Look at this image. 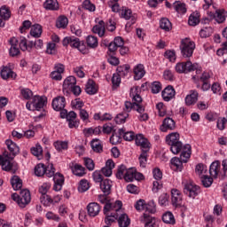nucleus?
Masks as SVG:
<instances>
[{
    "mask_svg": "<svg viewBox=\"0 0 227 227\" xmlns=\"http://www.w3.org/2000/svg\"><path fill=\"white\" fill-rule=\"evenodd\" d=\"M82 8L88 10V12H95V4H91V1L90 0L83 1Z\"/></svg>",
    "mask_w": 227,
    "mask_h": 227,
    "instance_id": "63",
    "label": "nucleus"
},
{
    "mask_svg": "<svg viewBox=\"0 0 227 227\" xmlns=\"http://www.w3.org/2000/svg\"><path fill=\"white\" fill-rule=\"evenodd\" d=\"M129 72H130L129 65L119 66L117 67V74L121 77H126V75H129Z\"/></svg>",
    "mask_w": 227,
    "mask_h": 227,
    "instance_id": "37",
    "label": "nucleus"
},
{
    "mask_svg": "<svg viewBox=\"0 0 227 227\" xmlns=\"http://www.w3.org/2000/svg\"><path fill=\"white\" fill-rule=\"evenodd\" d=\"M166 143L170 146V151L174 155H178L181 153V157L185 159L191 158L192 147L191 145L186 144L184 145L180 141V134L178 132H172L166 137Z\"/></svg>",
    "mask_w": 227,
    "mask_h": 227,
    "instance_id": "1",
    "label": "nucleus"
},
{
    "mask_svg": "<svg viewBox=\"0 0 227 227\" xmlns=\"http://www.w3.org/2000/svg\"><path fill=\"white\" fill-rule=\"evenodd\" d=\"M194 49H196V44L191 39L185 38L181 41L180 50L184 58H191L194 52Z\"/></svg>",
    "mask_w": 227,
    "mask_h": 227,
    "instance_id": "3",
    "label": "nucleus"
},
{
    "mask_svg": "<svg viewBox=\"0 0 227 227\" xmlns=\"http://www.w3.org/2000/svg\"><path fill=\"white\" fill-rule=\"evenodd\" d=\"M168 200H169V195L168 193H162L159 197V203L161 207H166V205H168Z\"/></svg>",
    "mask_w": 227,
    "mask_h": 227,
    "instance_id": "62",
    "label": "nucleus"
},
{
    "mask_svg": "<svg viewBox=\"0 0 227 227\" xmlns=\"http://www.w3.org/2000/svg\"><path fill=\"white\" fill-rule=\"evenodd\" d=\"M212 33H214L212 27H205L200 31V35L201 38H208V36H210Z\"/></svg>",
    "mask_w": 227,
    "mask_h": 227,
    "instance_id": "58",
    "label": "nucleus"
},
{
    "mask_svg": "<svg viewBox=\"0 0 227 227\" xmlns=\"http://www.w3.org/2000/svg\"><path fill=\"white\" fill-rule=\"evenodd\" d=\"M201 183L204 187H210L214 184V179L208 176H203L201 177Z\"/></svg>",
    "mask_w": 227,
    "mask_h": 227,
    "instance_id": "60",
    "label": "nucleus"
},
{
    "mask_svg": "<svg viewBox=\"0 0 227 227\" xmlns=\"http://www.w3.org/2000/svg\"><path fill=\"white\" fill-rule=\"evenodd\" d=\"M162 90V85L160 84V82H153L151 84V91L154 95H157V93H160V91Z\"/></svg>",
    "mask_w": 227,
    "mask_h": 227,
    "instance_id": "56",
    "label": "nucleus"
},
{
    "mask_svg": "<svg viewBox=\"0 0 227 227\" xmlns=\"http://www.w3.org/2000/svg\"><path fill=\"white\" fill-rule=\"evenodd\" d=\"M161 132H168V130H175L176 129V122L171 117H167L163 120L160 127Z\"/></svg>",
    "mask_w": 227,
    "mask_h": 227,
    "instance_id": "11",
    "label": "nucleus"
},
{
    "mask_svg": "<svg viewBox=\"0 0 227 227\" xmlns=\"http://www.w3.org/2000/svg\"><path fill=\"white\" fill-rule=\"evenodd\" d=\"M145 212H149L150 214H155L156 212L155 201L151 200L147 204H145Z\"/></svg>",
    "mask_w": 227,
    "mask_h": 227,
    "instance_id": "59",
    "label": "nucleus"
},
{
    "mask_svg": "<svg viewBox=\"0 0 227 227\" xmlns=\"http://www.w3.org/2000/svg\"><path fill=\"white\" fill-rule=\"evenodd\" d=\"M138 160L140 168H146V164H148V153H141Z\"/></svg>",
    "mask_w": 227,
    "mask_h": 227,
    "instance_id": "46",
    "label": "nucleus"
},
{
    "mask_svg": "<svg viewBox=\"0 0 227 227\" xmlns=\"http://www.w3.org/2000/svg\"><path fill=\"white\" fill-rule=\"evenodd\" d=\"M31 153L32 155H35V157H37V159H42V153H43L42 145H35V146L31 148Z\"/></svg>",
    "mask_w": 227,
    "mask_h": 227,
    "instance_id": "44",
    "label": "nucleus"
},
{
    "mask_svg": "<svg viewBox=\"0 0 227 227\" xmlns=\"http://www.w3.org/2000/svg\"><path fill=\"white\" fill-rule=\"evenodd\" d=\"M134 74L135 81H139L143 79V77H145V74H146V72L145 71V66H143L142 64L137 65L134 68Z\"/></svg>",
    "mask_w": 227,
    "mask_h": 227,
    "instance_id": "25",
    "label": "nucleus"
},
{
    "mask_svg": "<svg viewBox=\"0 0 227 227\" xmlns=\"http://www.w3.org/2000/svg\"><path fill=\"white\" fill-rule=\"evenodd\" d=\"M88 189H90V184L88 183V181L84 179L81 180L78 185L79 192H86Z\"/></svg>",
    "mask_w": 227,
    "mask_h": 227,
    "instance_id": "55",
    "label": "nucleus"
},
{
    "mask_svg": "<svg viewBox=\"0 0 227 227\" xmlns=\"http://www.w3.org/2000/svg\"><path fill=\"white\" fill-rule=\"evenodd\" d=\"M119 136H122L125 141H133L136 138V135L132 131L125 132V129H119Z\"/></svg>",
    "mask_w": 227,
    "mask_h": 227,
    "instance_id": "35",
    "label": "nucleus"
},
{
    "mask_svg": "<svg viewBox=\"0 0 227 227\" xmlns=\"http://www.w3.org/2000/svg\"><path fill=\"white\" fill-rule=\"evenodd\" d=\"M77 84V80L74 76H68L67 79L64 80L63 82V92L69 93L70 89L74 88Z\"/></svg>",
    "mask_w": 227,
    "mask_h": 227,
    "instance_id": "18",
    "label": "nucleus"
},
{
    "mask_svg": "<svg viewBox=\"0 0 227 227\" xmlns=\"http://www.w3.org/2000/svg\"><path fill=\"white\" fill-rule=\"evenodd\" d=\"M40 200H41V203H43L45 207H49V205L54 203V200H52V198H51V196L47 194L42 195Z\"/></svg>",
    "mask_w": 227,
    "mask_h": 227,
    "instance_id": "61",
    "label": "nucleus"
},
{
    "mask_svg": "<svg viewBox=\"0 0 227 227\" xmlns=\"http://www.w3.org/2000/svg\"><path fill=\"white\" fill-rule=\"evenodd\" d=\"M129 169H127V167L125 165H120L117 168L116 173V178H119V180H121V178H125V173H127Z\"/></svg>",
    "mask_w": 227,
    "mask_h": 227,
    "instance_id": "45",
    "label": "nucleus"
},
{
    "mask_svg": "<svg viewBox=\"0 0 227 227\" xmlns=\"http://www.w3.org/2000/svg\"><path fill=\"white\" fill-rule=\"evenodd\" d=\"M111 181L109 179H105L100 183V189L104 192L105 196H109L111 194Z\"/></svg>",
    "mask_w": 227,
    "mask_h": 227,
    "instance_id": "29",
    "label": "nucleus"
},
{
    "mask_svg": "<svg viewBox=\"0 0 227 227\" xmlns=\"http://www.w3.org/2000/svg\"><path fill=\"white\" fill-rule=\"evenodd\" d=\"M62 43L64 47H67V45H70V47H73L74 49H78V51H82L81 47V42L79 41V38L75 37H65L62 41Z\"/></svg>",
    "mask_w": 227,
    "mask_h": 227,
    "instance_id": "12",
    "label": "nucleus"
},
{
    "mask_svg": "<svg viewBox=\"0 0 227 227\" xmlns=\"http://www.w3.org/2000/svg\"><path fill=\"white\" fill-rule=\"evenodd\" d=\"M189 26H198L200 24V16L198 13L191 14L188 20Z\"/></svg>",
    "mask_w": 227,
    "mask_h": 227,
    "instance_id": "51",
    "label": "nucleus"
},
{
    "mask_svg": "<svg viewBox=\"0 0 227 227\" xmlns=\"http://www.w3.org/2000/svg\"><path fill=\"white\" fill-rule=\"evenodd\" d=\"M35 173L36 176H43L45 175V165L39 163L35 168Z\"/></svg>",
    "mask_w": 227,
    "mask_h": 227,
    "instance_id": "47",
    "label": "nucleus"
},
{
    "mask_svg": "<svg viewBox=\"0 0 227 227\" xmlns=\"http://www.w3.org/2000/svg\"><path fill=\"white\" fill-rule=\"evenodd\" d=\"M31 203V192L27 189L20 191V199L18 200V205L24 208L27 205Z\"/></svg>",
    "mask_w": 227,
    "mask_h": 227,
    "instance_id": "7",
    "label": "nucleus"
},
{
    "mask_svg": "<svg viewBox=\"0 0 227 227\" xmlns=\"http://www.w3.org/2000/svg\"><path fill=\"white\" fill-rule=\"evenodd\" d=\"M0 166H2L4 171H11L12 173L17 171V165L10 161L8 156H6V158L0 156Z\"/></svg>",
    "mask_w": 227,
    "mask_h": 227,
    "instance_id": "9",
    "label": "nucleus"
},
{
    "mask_svg": "<svg viewBox=\"0 0 227 227\" xmlns=\"http://www.w3.org/2000/svg\"><path fill=\"white\" fill-rule=\"evenodd\" d=\"M121 207H123V204L121 203V200H117L114 203H107L106 205H105V223L106 224H107V226H110V224L115 223L116 219L118 220V216L120 215V210H121Z\"/></svg>",
    "mask_w": 227,
    "mask_h": 227,
    "instance_id": "2",
    "label": "nucleus"
},
{
    "mask_svg": "<svg viewBox=\"0 0 227 227\" xmlns=\"http://www.w3.org/2000/svg\"><path fill=\"white\" fill-rule=\"evenodd\" d=\"M10 56H12V58H15V56H19L20 54V50L19 49V39L16 37H12L10 40Z\"/></svg>",
    "mask_w": 227,
    "mask_h": 227,
    "instance_id": "16",
    "label": "nucleus"
},
{
    "mask_svg": "<svg viewBox=\"0 0 227 227\" xmlns=\"http://www.w3.org/2000/svg\"><path fill=\"white\" fill-rule=\"evenodd\" d=\"M54 185L53 190L58 192L63 189V184H65V177L60 173H56L53 176Z\"/></svg>",
    "mask_w": 227,
    "mask_h": 227,
    "instance_id": "17",
    "label": "nucleus"
},
{
    "mask_svg": "<svg viewBox=\"0 0 227 227\" xmlns=\"http://www.w3.org/2000/svg\"><path fill=\"white\" fill-rule=\"evenodd\" d=\"M52 107L54 111H63L67 106V99L63 96H58L52 100Z\"/></svg>",
    "mask_w": 227,
    "mask_h": 227,
    "instance_id": "14",
    "label": "nucleus"
},
{
    "mask_svg": "<svg viewBox=\"0 0 227 227\" xmlns=\"http://www.w3.org/2000/svg\"><path fill=\"white\" fill-rule=\"evenodd\" d=\"M184 192L188 198L194 200L200 194V186L192 183H187L184 184Z\"/></svg>",
    "mask_w": 227,
    "mask_h": 227,
    "instance_id": "6",
    "label": "nucleus"
},
{
    "mask_svg": "<svg viewBox=\"0 0 227 227\" xmlns=\"http://www.w3.org/2000/svg\"><path fill=\"white\" fill-rule=\"evenodd\" d=\"M117 222H118L119 227L130 226V218H129V215L127 214L121 213V209H120Z\"/></svg>",
    "mask_w": 227,
    "mask_h": 227,
    "instance_id": "22",
    "label": "nucleus"
},
{
    "mask_svg": "<svg viewBox=\"0 0 227 227\" xmlns=\"http://www.w3.org/2000/svg\"><path fill=\"white\" fill-rule=\"evenodd\" d=\"M1 77L4 80L6 79H15L17 77V74H15V72H13L12 70V68L8 67H4L2 70H1Z\"/></svg>",
    "mask_w": 227,
    "mask_h": 227,
    "instance_id": "24",
    "label": "nucleus"
},
{
    "mask_svg": "<svg viewBox=\"0 0 227 227\" xmlns=\"http://www.w3.org/2000/svg\"><path fill=\"white\" fill-rule=\"evenodd\" d=\"M162 221L166 224H175V216L173 215V213L167 212L162 215Z\"/></svg>",
    "mask_w": 227,
    "mask_h": 227,
    "instance_id": "41",
    "label": "nucleus"
},
{
    "mask_svg": "<svg viewBox=\"0 0 227 227\" xmlns=\"http://www.w3.org/2000/svg\"><path fill=\"white\" fill-rule=\"evenodd\" d=\"M92 31L100 37L104 36L106 35V22L100 20L98 24L93 27Z\"/></svg>",
    "mask_w": 227,
    "mask_h": 227,
    "instance_id": "26",
    "label": "nucleus"
},
{
    "mask_svg": "<svg viewBox=\"0 0 227 227\" xmlns=\"http://www.w3.org/2000/svg\"><path fill=\"white\" fill-rule=\"evenodd\" d=\"M30 35L34 38H40L42 36V27L38 24L32 26Z\"/></svg>",
    "mask_w": 227,
    "mask_h": 227,
    "instance_id": "38",
    "label": "nucleus"
},
{
    "mask_svg": "<svg viewBox=\"0 0 227 227\" xmlns=\"http://www.w3.org/2000/svg\"><path fill=\"white\" fill-rule=\"evenodd\" d=\"M198 70V64H192L191 61L177 63L176 65V72L178 74H187V72H194Z\"/></svg>",
    "mask_w": 227,
    "mask_h": 227,
    "instance_id": "5",
    "label": "nucleus"
},
{
    "mask_svg": "<svg viewBox=\"0 0 227 227\" xmlns=\"http://www.w3.org/2000/svg\"><path fill=\"white\" fill-rule=\"evenodd\" d=\"M142 221L145 223V227H155L157 223L155 217H153L146 213L144 214V219Z\"/></svg>",
    "mask_w": 227,
    "mask_h": 227,
    "instance_id": "31",
    "label": "nucleus"
},
{
    "mask_svg": "<svg viewBox=\"0 0 227 227\" xmlns=\"http://www.w3.org/2000/svg\"><path fill=\"white\" fill-rule=\"evenodd\" d=\"M176 95V91H175V88L171 85H168L161 92V97L165 102H169V100H173V98Z\"/></svg>",
    "mask_w": 227,
    "mask_h": 227,
    "instance_id": "15",
    "label": "nucleus"
},
{
    "mask_svg": "<svg viewBox=\"0 0 227 227\" xmlns=\"http://www.w3.org/2000/svg\"><path fill=\"white\" fill-rule=\"evenodd\" d=\"M171 203L175 208L182 207L183 197L182 192L176 189L171 190Z\"/></svg>",
    "mask_w": 227,
    "mask_h": 227,
    "instance_id": "8",
    "label": "nucleus"
},
{
    "mask_svg": "<svg viewBox=\"0 0 227 227\" xmlns=\"http://www.w3.org/2000/svg\"><path fill=\"white\" fill-rule=\"evenodd\" d=\"M227 17V12L224 10H216V17H215V21L218 24H223L226 20Z\"/></svg>",
    "mask_w": 227,
    "mask_h": 227,
    "instance_id": "39",
    "label": "nucleus"
},
{
    "mask_svg": "<svg viewBox=\"0 0 227 227\" xmlns=\"http://www.w3.org/2000/svg\"><path fill=\"white\" fill-rule=\"evenodd\" d=\"M49 189H51V184L50 183H44L43 185L39 188V192L42 194V196L47 194L49 192Z\"/></svg>",
    "mask_w": 227,
    "mask_h": 227,
    "instance_id": "64",
    "label": "nucleus"
},
{
    "mask_svg": "<svg viewBox=\"0 0 227 227\" xmlns=\"http://www.w3.org/2000/svg\"><path fill=\"white\" fill-rule=\"evenodd\" d=\"M72 172L76 176H84V168L79 164H75L74 167H71Z\"/></svg>",
    "mask_w": 227,
    "mask_h": 227,
    "instance_id": "43",
    "label": "nucleus"
},
{
    "mask_svg": "<svg viewBox=\"0 0 227 227\" xmlns=\"http://www.w3.org/2000/svg\"><path fill=\"white\" fill-rule=\"evenodd\" d=\"M198 97H200L198 90H190V93L185 97V99H184L186 106H194V104L198 102Z\"/></svg>",
    "mask_w": 227,
    "mask_h": 227,
    "instance_id": "19",
    "label": "nucleus"
},
{
    "mask_svg": "<svg viewBox=\"0 0 227 227\" xmlns=\"http://www.w3.org/2000/svg\"><path fill=\"white\" fill-rule=\"evenodd\" d=\"M54 147L58 152H63V150L68 149V143L63 141H57L54 143Z\"/></svg>",
    "mask_w": 227,
    "mask_h": 227,
    "instance_id": "48",
    "label": "nucleus"
},
{
    "mask_svg": "<svg viewBox=\"0 0 227 227\" xmlns=\"http://www.w3.org/2000/svg\"><path fill=\"white\" fill-rule=\"evenodd\" d=\"M5 145H7L8 150L10 151L12 155H13V157H15V155H17V153H19V152H20V149L19 148L17 144H15L12 140H6Z\"/></svg>",
    "mask_w": 227,
    "mask_h": 227,
    "instance_id": "30",
    "label": "nucleus"
},
{
    "mask_svg": "<svg viewBox=\"0 0 227 227\" xmlns=\"http://www.w3.org/2000/svg\"><path fill=\"white\" fill-rule=\"evenodd\" d=\"M139 107V105L138 104H134V103H131L130 101H126L124 103V113H130L133 109V111H136V108L135 107Z\"/></svg>",
    "mask_w": 227,
    "mask_h": 227,
    "instance_id": "50",
    "label": "nucleus"
},
{
    "mask_svg": "<svg viewBox=\"0 0 227 227\" xmlns=\"http://www.w3.org/2000/svg\"><path fill=\"white\" fill-rule=\"evenodd\" d=\"M128 116H129V114H127L126 112L119 114H117V116L114 119L115 122L119 125L121 123H125Z\"/></svg>",
    "mask_w": 227,
    "mask_h": 227,
    "instance_id": "57",
    "label": "nucleus"
},
{
    "mask_svg": "<svg viewBox=\"0 0 227 227\" xmlns=\"http://www.w3.org/2000/svg\"><path fill=\"white\" fill-rule=\"evenodd\" d=\"M87 212L90 217H97L100 214V205L97 202H91L87 206Z\"/></svg>",
    "mask_w": 227,
    "mask_h": 227,
    "instance_id": "20",
    "label": "nucleus"
},
{
    "mask_svg": "<svg viewBox=\"0 0 227 227\" xmlns=\"http://www.w3.org/2000/svg\"><path fill=\"white\" fill-rule=\"evenodd\" d=\"M85 91L88 95H95L98 89L97 88V84L93 80H89L85 86Z\"/></svg>",
    "mask_w": 227,
    "mask_h": 227,
    "instance_id": "28",
    "label": "nucleus"
},
{
    "mask_svg": "<svg viewBox=\"0 0 227 227\" xmlns=\"http://www.w3.org/2000/svg\"><path fill=\"white\" fill-rule=\"evenodd\" d=\"M43 8L45 10H59V4H58V0H46L43 3Z\"/></svg>",
    "mask_w": 227,
    "mask_h": 227,
    "instance_id": "32",
    "label": "nucleus"
},
{
    "mask_svg": "<svg viewBox=\"0 0 227 227\" xmlns=\"http://www.w3.org/2000/svg\"><path fill=\"white\" fill-rule=\"evenodd\" d=\"M135 111L138 113L137 119L139 121H148V114L145 113V106L143 105H138L135 106Z\"/></svg>",
    "mask_w": 227,
    "mask_h": 227,
    "instance_id": "27",
    "label": "nucleus"
},
{
    "mask_svg": "<svg viewBox=\"0 0 227 227\" xmlns=\"http://www.w3.org/2000/svg\"><path fill=\"white\" fill-rule=\"evenodd\" d=\"M56 171V168H54V165L52 163L49 164L47 168H45L44 175L48 176V178H52L56 174H54Z\"/></svg>",
    "mask_w": 227,
    "mask_h": 227,
    "instance_id": "52",
    "label": "nucleus"
},
{
    "mask_svg": "<svg viewBox=\"0 0 227 227\" xmlns=\"http://www.w3.org/2000/svg\"><path fill=\"white\" fill-rule=\"evenodd\" d=\"M68 26V18L65 16H60L57 21V27L63 28Z\"/></svg>",
    "mask_w": 227,
    "mask_h": 227,
    "instance_id": "53",
    "label": "nucleus"
},
{
    "mask_svg": "<svg viewBox=\"0 0 227 227\" xmlns=\"http://www.w3.org/2000/svg\"><path fill=\"white\" fill-rule=\"evenodd\" d=\"M121 17H122V19H125V20H130L126 24V27H130V26L136 24V17H134V15L132 14V10L127 7H122L121 12Z\"/></svg>",
    "mask_w": 227,
    "mask_h": 227,
    "instance_id": "10",
    "label": "nucleus"
},
{
    "mask_svg": "<svg viewBox=\"0 0 227 227\" xmlns=\"http://www.w3.org/2000/svg\"><path fill=\"white\" fill-rule=\"evenodd\" d=\"M220 175H223V172H221V162L219 160L214 161L210 167H209V175L213 176V178H217Z\"/></svg>",
    "mask_w": 227,
    "mask_h": 227,
    "instance_id": "21",
    "label": "nucleus"
},
{
    "mask_svg": "<svg viewBox=\"0 0 227 227\" xmlns=\"http://www.w3.org/2000/svg\"><path fill=\"white\" fill-rule=\"evenodd\" d=\"M47 104V98L35 96L31 103L27 102L26 106L28 111H40V109H43V106Z\"/></svg>",
    "mask_w": 227,
    "mask_h": 227,
    "instance_id": "4",
    "label": "nucleus"
},
{
    "mask_svg": "<svg viewBox=\"0 0 227 227\" xmlns=\"http://www.w3.org/2000/svg\"><path fill=\"white\" fill-rule=\"evenodd\" d=\"M11 184L14 191H19L22 189V179H20V177H19L18 176H13L11 178Z\"/></svg>",
    "mask_w": 227,
    "mask_h": 227,
    "instance_id": "33",
    "label": "nucleus"
},
{
    "mask_svg": "<svg viewBox=\"0 0 227 227\" xmlns=\"http://www.w3.org/2000/svg\"><path fill=\"white\" fill-rule=\"evenodd\" d=\"M135 170L134 168H129L124 174V180L126 182H134Z\"/></svg>",
    "mask_w": 227,
    "mask_h": 227,
    "instance_id": "54",
    "label": "nucleus"
},
{
    "mask_svg": "<svg viewBox=\"0 0 227 227\" xmlns=\"http://www.w3.org/2000/svg\"><path fill=\"white\" fill-rule=\"evenodd\" d=\"M160 27L163 31H171L173 26L168 18H162L160 21Z\"/></svg>",
    "mask_w": 227,
    "mask_h": 227,
    "instance_id": "36",
    "label": "nucleus"
},
{
    "mask_svg": "<svg viewBox=\"0 0 227 227\" xmlns=\"http://www.w3.org/2000/svg\"><path fill=\"white\" fill-rule=\"evenodd\" d=\"M12 17V12L10 9L4 5L0 8V19L4 22V20H8Z\"/></svg>",
    "mask_w": 227,
    "mask_h": 227,
    "instance_id": "34",
    "label": "nucleus"
},
{
    "mask_svg": "<svg viewBox=\"0 0 227 227\" xmlns=\"http://www.w3.org/2000/svg\"><path fill=\"white\" fill-rule=\"evenodd\" d=\"M86 42L88 47H90V49H96V47H98V39L95 35H89Z\"/></svg>",
    "mask_w": 227,
    "mask_h": 227,
    "instance_id": "40",
    "label": "nucleus"
},
{
    "mask_svg": "<svg viewBox=\"0 0 227 227\" xmlns=\"http://www.w3.org/2000/svg\"><path fill=\"white\" fill-rule=\"evenodd\" d=\"M174 9L177 13H185L187 12V7H185V4L177 1L173 4Z\"/></svg>",
    "mask_w": 227,
    "mask_h": 227,
    "instance_id": "42",
    "label": "nucleus"
},
{
    "mask_svg": "<svg viewBox=\"0 0 227 227\" xmlns=\"http://www.w3.org/2000/svg\"><path fill=\"white\" fill-rule=\"evenodd\" d=\"M187 159L189 158L182 157V155H180V158H172L170 162L172 166L177 169V171H182V168H184V162H187Z\"/></svg>",
    "mask_w": 227,
    "mask_h": 227,
    "instance_id": "23",
    "label": "nucleus"
},
{
    "mask_svg": "<svg viewBox=\"0 0 227 227\" xmlns=\"http://www.w3.org/2000/svg\"><path fill=\"white\" fill-rule=\"evenodd\" d=\"M90 146L94 152L100 153L103 151L102 145L98 142V139H94L90 143Z\"/></svg>",
    "mask_w": 227,
    "mask_h": 227,
    "instance_id": "49",
    "label": "nucleus"
},
{
    "mask_svg": "<svg viewBox=\"0 0 227 227\" xmlns=\"http://www.w3.org/2000/svg\"><path fill=\"white\" fill-rule=\"evenodd\" d=\"M136 144L138 146H141L142 153H148L150 152V142L145 137H143V135H137L136 137Z\"/></svg>",
    "mask_w": 227,
    "mask_h": 227,
    "instance_id": "13",
    "label": "nucleus"
}]
</instances>
